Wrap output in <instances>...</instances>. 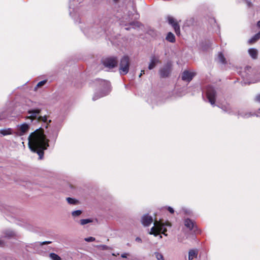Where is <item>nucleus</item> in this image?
I'll return each instance as SVG.
<instances>
[{
	"mask_svg": "<svg viewBox=\"0 0 260 260\" xmlns=\"http://www.w3.org/2000/svg\"><path fill=\"white\" fill-rule=\"evenodd\" d=\"M28 146L31 151L37 153L39 159L43 158L44 151L49 146V140L46 138L43 130L40 128L31 133L28 137Z\"/></svg>",
	"mask_w": 260,
	"mask_h": 260,
	"instance_id": "obj_1",
	"label": "nucleus"
},
{
	"mask_svg": "<svg viewBox=\"0 0 260 260\" xmlns=\"http://www.w3.org/2000/svg\"><path fill=\"white\" fill-rule=\"evenodd\" d=\"M132 13L129 11H127L125 8L124 10L122 9L118 10L116 14V17L120 20V23L121 25H124L126 27L125 29L129 30L131 27L133 28H136L140 26V23L138 21H131L133 19L132 16Z\"/></svg>",
	"mask_w": 260,
	"mask_h": 260,
	"instance_id": "obj_2",
	"label": "nucleus"
},
{
	"mask_svg": "<svg viewBox=\"0 0 260 260\" xmlns=\"http://www.w3.org/2000/svg\"><path fill=\"white\" fill-rule=\"evenodd\" d=\"M95 82L99 86V91L93 95L92 100L94 101L106 96L111 91V85L109 81L99 79L95 80Z\"/></svg>",
	"mask_w": 260,
	"mask_h": 260,
	"instance_id": "obj_3",
	"label": "nucleus"
},
{
	"mask_svg": "<svg viewBox=\"0 0 260 260\" xmlns=\"http://www.w3.org/2000/svg\"><path fill=\"white\" fill-rule=\"evenodd\" d=\"M83 33L88 37H96L105 33V29L101 27L99 24H94L82 28Z\"/></svg>",
	"mask_w": 260,
	"mask_h": 260,
	"instance_id": "obj_4",
	"label": "nucleus"
},
{
	"mask_svg": "<svg viewBox=\"0 0 260 260\" xmlns=\"http://www.w3.org/2000/svg\"><path fill=\"white\" fill-rule=\"evenodd\" d=\"M171 224L170 222H167L166 223H162L161 222H155L154 225L151 228L149 234L150 235H153L155 237H156L160 233L164 234L167 236V234L166 233L167 231L166 226H171Z\"/></svg>",
	"mask_w": 260,
	"mask_h": 260,
	"instance_id": "obj_5",
	"label": "nucleus"
},
{
	"mask_svg": "<svg viewBox=\"0 0 260 260\" xmlns=\"http://www.w3.org/2000/svg\"><path fill=\"white\" fill-rule=\"evenodd\" d=\"M130 66L129 58L127 56H123L120 60L119 72L121 75H125L129 72Z\"/></svg>",
	"mask_w": 260,
	"mask_h": 260,
	"instance_id": "obj_6",
	"label": "nucleus"
},
{
	"mask_svg": "<svg viewBox=\"0 0 260 260\" xmlns=\"http://www.w3.org/2000/svg\"><path fill=\"white\" fill-rule=\"evenodd\" d=\"M205 92L208 102L213 106H216L215 101L217 92L215 89L211 86H208Z\"/></svg>",
	"mask_w": 260,
	"mask_h": 260,
	"instance_id": "obj_7",
	"label": "nucleus"
},
{
	"mask_svg": "<svg viewBox=\"0 0 260 260\" xmlns=\"http://www.w3.org/2000/svg\"><path fill=\"white\" fill-rule=\"evenodd\" d=\"M172 71V64L168 62L161 68L160 69L159 73L161 78H166L169 76Z\"/></svg>",
	"mask_w": 260,
	"mask_h": 260,
	"instance_id": "obj_8",
	"label": "nucleus"
},
{
	"mask_svg": "<svg viewBox=\"0 0 260 260\" xmlns=\"http://www.w3.org/2000/svg\"><path fill=\"white\" fill-rule=\"evenodd\" d=\"M216 106L225 113L230 115L236 114L233 107L228 102L220 103Z\"/></svg>",
	"mask_w": 260,
	"mask_h": 260,
	"instance_id": "obj_9",
	"label": "nucleus"
},
{
	"mask_svg": "<svg viewBox=\"0 0 260 260\" xmlns=\"http://www.w3.org/2000/svg\"><path fill=\"white\" fill-rule=\"evenodd\" d=\"M117 59L116 57H110L103 60V65L109 69H113L117 64Z\"/></svg>",
	"mask_w": 260,
	"mask_h": 260,
	"instance_id": "obj_10",
	"label": "nucleus"
},
{
	"mask_svg": "<svg viewBox=\"0 0 260 260\" xmlns=\"http://www.w3.org/2000/svg\"><path fill=\"white\" fill-rule=\"evenodd\" d=\"M28 129L29 125L26 123H23L20 125H17V131H15V137L24 135L28 131Z\"/></svg>",
	"mask_w": 260,
	"mask_h": 260,
	"instance_id": "obj_11",
	"label": "nucleus"
},
{
	"mask_svg": "<svg viewBox=\"0 0 260 260\" xmlns=\"http://www.w3.org/2000/svg\"><path fill=\"white\" fill-rule=\"evenodd\" d=\"M168 22L174 28L176 35L180 34V26L178 24L177 20L172 16H168L167 17Z\"/></svg>",
	"mask_w": 260,
	"mask_h": 260,
	"instance_id": "obj_12",
	"label": "nucleus"
},
{
	"mask_svg": "<svg viewBox=\"0 0 260 260\" xmlns=\"http://www.w3.org/2000/svg\"><path fill=\"white\" fill-rule=\"evenodd\" d=\"M41 111V110L40 109H34L29 110L28 111V114L29 115L28 117L30 119L31 122H32L34 120H36V121L38 122Z\"/></svg>",
	"mask_w": 260,
	"mask_h": 260,
	"instance_id": "obj_13",
	"label": "nucleus"
},
{
	"mask_svg": "<svg viewBox=\"0 0 260 260\" xmlns=\"http://www.w3.org/2000/svg\"><path fill=\"white\" fill-rule=\"evenodd\" d=\"M81 0L79 2V0H70L69 1V12L70 15L71 16L72 13L76 12V9L79 7V4L81 3Z\"/></svg>",
	"mask_w": 260,
	"mask_h": 260,
	"instance_id": "obj_14",
	"label": "nucleus"
},
{
	"mask_svg": "<svg viewBox=\"0 0 260 260\" xmlns=\"http://www.w3.org/2000/svg\"><path fill=\"white\" fill-rule=\"evenodd\" d=\"M195 75L196 73L194 72L185 70L181 74V79L184 81L189 82L192 80V78Z\"/></svg>",
	"mask_w": 260,
	"mask_h": 260,
	"instance_id": "obj_15",
	"label": "nucleus"
},
{
	"mask_svg": "<svg viewBox=\"0 0 260 260\" xmlns=\"http://www.w3.org/2000/svg\"><path fill=\"white\" fill-rule=\"evenodd\" d=\"M160 62L159 57L158 56L152 55L150 57V63L148 66V69L150 70H152L155 68L157 63Z\"/></svg>",
	"mask_w": 260,
	"mask_h": 260,
	"instance_id": "obj_16",
	"label": "nucleus"
},
{
	"mask_svg": "<svg viewBox=\"0 0 260 260\" xmlns=\"http://www.w3.org/2000/svg\"><path fill=\"white\" fill-rule=\"evenodd\" d=\"M51 241H44L42 242H36L34 243H30L28 244L27 245H26V247L27 248H33L35 250H37L40 246H42L43 245L48 244L51 243Z\"/></svg>",
	"mask_w": 260,
	"mask_h": 260,
	"instance_id": "obj_17",
	"label": "nucleus"
},
{
	"mask_svg": "<svg viewBox=\"0 0 260 260\" xmlns=\"http://www.w3.org/2000/svg\"><path fill=\"white\" fill-rule=\"evenodd\" d=\"M152 222V217L148 214H145L142 217L141 222L144 226H148Z\"/></svg>",
	"mask_w": 260,
	"mask_h": 260,
	"instance_id": "obj_18",
	"label": "nucleus"
},
{
	"mask_svg": "<svg viewBox=\"0 0 260 260\" xmlns=\"http://www.w3.org/2000/svg\"><path fill=\"white\" fill-rule=\"evenodd\" d=\"M255 115L254 113H252L247 110H240L237 113L238 118L240 117L243 118H248L251 116Z\"/></svg>",
	"mask_w": 260,
	"mask_h": 260,
	"instance_id": "obj_19",
	"label": "nucleus"
},
{
	"mask_svg": "<svg viewBox=\"0 0 260 260\" xmlns=\"http://www.w3.org/2000/svg\"><path fill=\"white\" fill-rule=\"evenodd\" d=\"M10 135H15V131L11 128H5L0 129L1 137H4Z\"/></svg>",
	"mask_w": 260,
	"mask_h": 260,
	"instance_id": "obj_20",
	"label": "nucleus"
},
{
	"mask_svg": "<svg viewBox=\"0 0 260 260\" xmlns=\"http://www.w3.org/2000/svg\"><path fill=\"white\" fill-rule=\"evenodd\" d=\"M59 131V129L57 130L52 129L48 134L49 138L51 139V141L53 142L54 144H55L56 139L58 137Z\"/></svg>",
	"mask_w": 260,
	"mask_h": 260,
	"instance_id": "obj_21",
	"label": "nucleus"
},
{
	"mask_svg": "<svg viewBox=\"0 0 260 260\" xmlns=\"http://www.w3.org/2000/svg\"><path fill=\"white\" fill-rule=\"evenodd\" d=\"M51 121V120H49L48 121V116L46 115H45L44 116H40L39 117V119L38 122H43L45 123V125L44 126L45 128H47L48 126V123H50Z\"/></svg>",
	"mask_w": 260,
	"mask_h": 260,
	"instance_id": "obj_22",
	"label": "nucleus"
},
{
	"mask_svg": "<svg viewBox=\"0 0 260 260\" xmlns=\"http://www.w3.org/2000/svg\"><path fill=\"white\" fill-rule=\"evenodd\" d=\"M198 254V251L197 249H190L188 252V260H192L196 258Z\"/></svg>",
	"mask_w": 260,
	"mask_h": 260,
	"instance_id": "obj_23",
	"label": "nucleus"
},
{
	"mask_svg": "<svg viewBox=\"0 0 260 260\" xmlns=\"http://www.w3.org/2000/svg\"><path fill=\"white\" fill-rule=\"evenodd\" d=\"M184 225L189 230H192L194 226L193 222L189 218H186L184 220Z\"/></svg>",
	"mask_w": 260,
	"mask_h": 260,
	"instance_id": "obj_24",
	"label": "nucleus"
},
{
	"mask_svg": "<svg viewBox=\"0 0 260 260\" xmlns=\"http://www.w3.org/2000/svg\"><path fill=\"white\" fill-rule=\"evenodd\" d=\"M166 39L171 43H174L175 42V37L171 32H169L167 34Z\"/></svg>",
	"mask_w": 260,
	"mask_h": 260,
	"instance_id": "obj_25",
	"label": "nucleus"
},
{
	"mask_svg": "<svg viewBox=\"0 0 260 260\" xmlns=\"http://www.w3.org/2000/svg\"><path fill=\"white\" fill-rule=\"evenodd\" d=\"M248 53L250 56L253 59H255L257 55V51L256 49L250 48L248 50Z\"/></svg>",
	"mask_w": 260,
	"mask_h": 260,
	"instance_id": "obj_26",
	"label": "nucleus"
},
{
	"mask_svg": "<svg viewBox=\"0 0 260 260\" xmlns=\"http://www.w3.org/2000/svg\"><path fill=\"white\" fill-rule=\"evenodd\" d=\"M260 39V31L256 34L254 36H253L249 40V42L250 43H253L257 41L258 40Z\"/></svg>",
	"mask_w": 260,
	"mask_h": 260,
	"instance_id": "obj_27",
	"label": "nucleus"
},
{
	"mask_svg": "<svg viewBox=\"0 0 260 260\" xmlns=\"http://www.w3.org/2000/svg\"><path fill=\"white\" fill-rule=\"evenodd\" d=\"M218 60L220 63L222 64H225L226 63V59L223 54L221 52L219 53L218 54Z\"/></svg>",
	"mask_w": 260,
	"mask_h": 260,
	"instance_id": "obj_28",
	"label": "nucleus"
},
{
	"mask_svg": "<svg viewBox=\"0 0 260 260\" xmlns=\"http://www.w3.org/2000/svg\"><path fill=\"white\" fill-rule=\"evenodd\" d=\"M93 221L92 219L90 218L82 219L80 220V223L82 225H85L87 223H91Z\"/></svg>",
	"mask_w": 260,
	"mask_h": 260,
	"instance_id": "obj_29",
	"label": "nucleus"
},
{
	"mask_svg": "<svg viewBox=\"0 0 260 260\" xmlns=\"http://www.w3.org/2000/svg\"><path fill=\"white\" fill-rule=\"evenodd\" d=\"M14 232L12 231H7L5 234V237L8 238H11L15 236Z\"/></svg>",
	"mask_w": 260,
	"mask_h": 260,
	"instance_id": "obj_30",
	"label": "nucleus"
},
{
	"mask_svg": "<svg viewBox=\"0 0 260 260\" xmlns=\"http://www.w3.org/2000/svg\"><path fill=\"white\" fill-rule=\"evenodd\" d=\"M49 257L52 260H61L60 257L54 253H50Z\"/></svg>",
	"mask_w": 260,
	"mask_h": 260,
	"instance_id": "obj_31",
	"label": "nucleus"
},
{
	"mask_svg": "<svg viewBox=\"0 0 260 260\" xmlns=\"http://www.w3.org/2000/svg\"><path fill=\"white\" fill-rule=\"evenodd\" d=\"M67 201L69 204L72 205H76L78 203L77 200L70 197L67 198Z\"/></svg>",
	"mask_w": 260,
	"mask_h": 260,
	"instance_id": "obj_32",
	"label": "nucleus"
},
{
	"mask_svg": "<svg viewBox=\"0 0 260 260\" xmlns=\"http://www.w3.org/2000/svg\"><path fill=\"white\" fill-rule=\"evenodd\" d=\"M82 213V211L80 210H78L76 211H74L72 212V215L74 217L79 216Z\"/></svg>",
	"mask_w": 260,
	"mask_h": 260,
	"instance_id": "obj_33",
	"label": "nucleus"
},
{
	"mask_svg": "<svg viewBox=\"0 0 260 260\" xmlns=\"http://www.w3.org/2000/svg\"><path fill=\"white\" fill-rule=\"evenodd\" d=\"M157 260H165L163 255L159 252H155L154 253Z\"/></svg>",
	"mask_w": 260,
	"mask_h": 260,
	"instance_id": "obj_34",
	"label": "nucleus"
},
{
	"mask_svg": "<svg viewBox=\"0 0 260 260\" xmlns=\"http://www.w3.org/2000/svg\"><path fill=\"white\" fill-rule=\"evenodd\" d=\"M47 81L46 80H43V81H41L40 82H39L36 87L35 88V89L36 90V89L38 88V87H41L42 86H43L46 83Z\"/></svg>",
	"mask_w": 260,
	"mask_h": 260,
	"instance_id": "obj_35",
	"label": "nucleus"
},
{
	"mask_svg": "<svg viewBox=\"0 0 260 260\" xmlns=\"http://www.w3.org/2000/svg\"><path fill=\"white\" fill-rule=\"evenodd\" d=\"M84 240L87 242H91L94 241L95 240V238H94L93 237H89L87 238H85L84 239Z\"/></svg>",
	"mask_w": 260,
	"mask_h": 260,
	"instance_id": "obj_36",
	"label": "nucleus"
},
{
	"mask_svg": "<svg viewBox=\"0 0 260 260\" xmlns=\"http://www.w3.org/2000/svg\"><path fill=\"white\" fill-rule=\"evenodd\" d=\"M183 212L186 215H189L191 213V211L187 209L186 208H182Z\"/></svg>",
	"mask_w": 260,
	"mask_h": 260,
	"instance_id": "obj_37",
	"label": "nucleus"
},
{
	"mask_svg": "<svg viewBox=\"0 0 260 260\" xmlns=\"http://www.w3.org/2000/svg\"><path fill=\"white\" fill-rule=\"evenodd\" d=\"M255 76L256 78V81H260V69H259L258 72L255 75Z\"/></svg>",
	"mask_w": 260,
	"mask_h": 260,
	"instance_id": "obj_38",
	"label": "nucleus"
},
{
	"mask_svg": "<svg viewBox=\"0 0 260 260\" xmlns=\"http://www.w3.org/2000/svg\"><path fill=\"white\" fill-rule=\"evenodd\" d=\"M167 209H168V210L172 214L174 213V210L173 209V208H172L171 207H167Z\"/></svg>",
	"mask_w": 260,
	"mask_h": 260,
	"instance_id": "obj_39",
	"label": "nucleus"
},
{
	"mask_svg": "<svg viewBox=\"0 0 260 260\" xmlns=\"http://www.w3.org/2000/svg\"><path fill=\"white\" fill-rule=\"evenodd\" d=\"M5 241L2 238H0V247L3 246L5 245Z\"/></svg>",
	"mask_w": 260,
	"mask_h": 260,
	"instance_id": "obj_40",
	"label": "nucleus"
},
{
	"mask_svg": "<svg viewBox=\"0 0 260 260\" xmlns=\"http://www.w3.org/2000/svg\"><path fill=\"white\" fill-rule=\"evenodd\" d=\"M135 241L137 242L142 243V239L140 237H137L135 239Z\"/></svg>",
	"mask_w": 260,
	"mask_h": 260,
	"instance_id": "obj_41",
	"label": "nucleus"
},
{
	"mask_svg": "<svg viewBox=\"0 0 260 260\" xmlns=\"http://www.w3.org/2000/svg\"><path fill=\"white\" fill-rule=\"evenodd\" d=\"M128 255L127 253H123L121 255V257L122 258H126L127 256Z\"/></svg>",
	"mask_w": 260,
	"mask_h": 260,
	"instance_id": "obj_42",
	"label": "nucleus"
},
{
	"mask_svg": "<svg viewBox=\"0 0 260 260\" xmlns=\"http://www.w3.org/2000/svg\"><path fill=\"white\" fill-rule=\"evenodd\" d=\"M256 100L260 103V94L256 96Z\"/></svg>",
	"mask_w": 260,
	"mask_h": 260,
	"instance_id": "obj_43",
	"label": "nucleus"
},
{
	"mask_svg": "<svg viewBox=\"0 0 260 260\" xmlns=\"http://www.w3.org/2000/svg\"><path fill=\"white\" fill-rule=\"evenodd\" d=\"M144 73H145V71H144V70H141V73H140V74L139 75V78H141V76H142V75L144 74Z\"/></svg>",
	"mask_w": 260,
	"mask_h": 260,
	"instance_id": "obj_44",
	"label": "nucleus"
},
{
	"mask_svg": "<svg viewBox=\"0 0 260 260\" xmlns=\"http://www.w3.org/2000/svg\"><path fill=\"white\" fill-rule=\"evenodd\" d=\"M138 18H139L138 14H136V16H135V17H134V19H138Z\"/></svg>",
	"mask_w": 260,
	"mask_h": 260,
	"instance_id": "obj_45",
	"label": "nucleus"
},
{
	"mask_svg": "<svg viewBox=\"0 0 260 260\" xmlns=\"http://www.w3.org/2000/svg\"><path fill=\"white\" fill-rule=\"evenodd\" d=\"M102 247H103V249H106L107 248V246L106 245H103Z\"/></svg>",
	"mask_w": 260,
	"mask_h": 260,
	"instance_id": "obj_46",
	"label": "nucleus"
},
{
	"mask_svg": "<svg viewBox=\"0 0 260 260\" xmlns=\"http://www.w3.org/2000/svg\"><path fill=\"white\" fill-rule=\"evenodd\" d=\"M250 69H251V67H246V71H249Z\"/></svg>",
	"mask_w": 260,
	"mask_h": 260,
	"instance_id": "obj_47",
	"label": "nucleus"
},
{
	"mask_svg": "<svg viewBox=\"0 0 260 260\" xmlns=\"http://www.w3.org/2000/svg\"><path fill=\"white\" fill-rule=\"evenodd\" d=\"M257 25L258 27H260V20L257 22Z\"/></svg>",
	"mask_w": 260,
	"mask_h": 260,
	"instance_id": "obj_48",
	"label": "nucleus"
},
{
	"mask_svg": "<svg viewBox=\"0 0 260 260\" xmlns=\"http://www.w3.org/2000/svg\"><path fill=\"white\" fill-rule=\"evenodd\" d=\"M132 7H133V11L136 12V11H135L134 8L133 6H132Z\"/></svg>",
	"mask_w": 260,
	"mask_h": 260,
	"instance_id": "obj_49",
	"label": "nucleus"
},
{
	"mask_svg": "<svg viewBox=\"0 0 260 260\" xmlns=\"http://www.w3.org/2000/svg\"><path fill=\"white\" fill-rule=\"evenodd\" d=\"M118 0H113V1L115 2V3H117Z\"/></svg>",
	"mask_w": 260,
	"mask_h": 260,
	"instance_id": "obj_50",
	"label": "nucleus"
},
{
	"mask_svg": "<svg viewBox=\"0 0 260 260\" xmlns=\"http://www.w3.org/2000/svg\"><path fill=\"white\" fill-rule=\"evenodd\" d=\"M162 238V236L161 235L159 236V238Z\"/></svg>",
	"mask_w": 260,
	"mask_h": 260,
	"instance_id": "obj_51",
	"label": "nucleus"
}]
</instances>
